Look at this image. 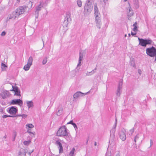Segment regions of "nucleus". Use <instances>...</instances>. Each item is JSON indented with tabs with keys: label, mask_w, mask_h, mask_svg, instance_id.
I'll list each match as a JSON object with an SVG mask.
<instances>
[{
	"label": "nucleus",
	"mask_w": 156,
	"mask_h": 156,
	"mask_svg": "<svg viewBox=\"0 0 156 156\" xmlns=\"http://www.w3.org/2000/svg\"><path fill=\"white\" fill-rule=\"evenodd\" d=\"M32 2L30 1H29L28 4H27V5H24L18 7L15 11L16 15L17 16H19L26 12H28L29 11L30 9L32 8Z\"/></svg>",
	"instance_id": "f257e3e1"
},
{
	"label": "nucleus",
	"mask_w": 156,
	"mask_h": 156,
	"mask_svg": "<svg viewBox=\"0 0 156 156\" xmlns=\"http://www.w3.org/2000/svg\"><path fill=\"white\" fill-rule=\"evenodd\" d=\"M67 132V129L65 126H62L58 129L57 132V136L64 137L68 141L70 140V138Z\"/></svg>",
	"instance_id": "f03ea898"
},
{
	"label": "nucleus",
	"mask_w": 156,
	"mask_h": 156,
	"mask_svg": "<svg viewBox=\"0 0 156 156\" xmlns=\"http://www.w3.org/2000/svg\"><path fill=\"white\" fill-rule=\"evenodd\" d=\"M92 4L85 3L84 6L83 13L84 15H88L91 13L93 9V6Z\"/></svg>",
	"instance_id": "7ed1b4c3"
},
{
	"label": "nucleus",
	"mask_w": 156,
	"mask_h": 156,
	"mask_svg": "<svg viewBox=\"0 0 156 156\" xmlns=\"http://www.w3.org/2000/svg\"><path fill=\"white\" fill-rule=\"evenodd\" d=\"M117 126V120L115 119V124L114 125L113 128L110 131V139L109 143H110V142H111L112 143L114 144V140L115 138V129L116 127Z\"/></svg>",
	"instance_id": "20e7f679"
},
{
	"label": "nucleus",
	"mask_w": 156,
	"mask_h": 156,
	"mask_svg": "<svg viewBox=\"0 0 156 156\" xmlns=\"http://www.w3.org/2000/svg\"><path fill=\"white\" fill-rule=\"evenodd\" d=\"M139 41V44L143 47H146L147 45L151 44L152 42L151 40L144 39L142 38H138Z\"/></svg>",
	"instance_id": "39448f33"
},
{
	"label": "nucleus",
	"mask_w": 156,
	"mask_h": 156,
	"mask_svg": "<svg viewBox=\"0 0 156 156\" xmlns=\"http://www.w3.org/2000/svg\"><path fill=\"white\" fill-rule=\"evenodd\" d=\"M147 54L149 56L152 57L156 55V49L153 46L151 48H148L146 50Z\"/></svg>",
	"instance_id": "423d86ee"
},
{
	"label": "nucleus",
	"mask_w": 156,
	"mask_h": 156,
	"mask_svg": "<svg viewBox=\"0 0 156 156\" xmlns=\"http://www.w3.org/2000/svg\"><path fill=\"white\" fill-rule=\"evenodd\" d=\"M8 112L11 115V117H16V114L18 111L17 108L16 107L12 106L8 108Z\"/></svg>",
	"instance_id": "0eeeda50"
},
{
	"label": "nucleus",
	"mask_w": 156,
	"mask_h": 156,
	"mask_svg": "<svg viewBox=\"0 0 156 156\" xmlns=\"http://www.w3.org/2000/svg\"><path fill=\"white\" fill-rule=\"evenodd\" d=\"M128 4L129 6L126 9V12L128 19L129 20H130L131 19L130 17L133 15L134 12L130 6V4L129 3Z\"/></svg>",
	"instance_id": "6e6552de"
},
{
	"label": "nucleus",
	"mask_w": 156,
	"mask_h": 156,
	"mask_svg": "<svg viewBox=\"0 0 156 156\" xmlns=\"http://www.w3.org/2000/svg\"><path fill=\"white\" fill-rule=\"evenodd\" d=\"M23 104V101L20 99L12 100L10 102V105H18L20 107L22 106Z\"/></svg>",
	"instance_id": "1a4fd4ad"
},
{
	"label": "nucleus",
	"mask_w": 156,
	"mask_h": 156,
	"mask_svg": "<svg viewBox=\"0 0 156 156\" xmlns=\"http://www.w3.org/2000/svg\"><path fill=\"white\" fill-rule=\"evenodd\" d=\"M122 81L119 82V85L116 90V94L118 97H119L122 91Z\"/></svg>",
	"instance_id": "9d476101"
},
{
	"label": "nucleus",
	"mask_w": 156,
	"mask_h": 156,
	"mask_svg": "<svg viewBox=\"0 0 156 156\" xmlns=\"http://www.w3.org/2000/svg\"><path fill=\"white\" fill-rule=\"evenodd\" d=\"M126 131L124 128L122 129L121 131L119 133V137L123 141H125L126 139Z\"/></svg>",
	"instance_id": "9b49d317"
},
{
	"label": "nucleus",
	"mask_w": 156,
	"mask_h": 156,
	"mask_svg": "<svg viewBox=\"0 0 156 156\" xmlns=\"http://www.w3.org/2000/svg\"><path fill=\"white\" fill-rule=\"evenodd\" d=\"M89 91L85 93H83L80 91H78L75 93L73 95V98H80L83 97L89 93Z\"/></svg>",
	"instance_id": "f8f14e48"
},
{
	"label": "nucleus",
	"mask_w": 156,
	"mask_h": 156,
	"mask_svg": "<svg viewBox=\"0 0 156 156\" xmlns=\"http://www.w3.org/2000/svg\"><path fill=\"white\" fill-rule=\"evenodd\" d=\"M61 140H56L55 142V144L58 146L59 149V152L60 153H62L63 152V147L61 143Z\"/></svg>",
	"instance_id": "ddd939ff"
},
{
	"label": "nucleus",
	"mask_w": 156,
	"mask_h": 156,
	"mask_svg": "<svg viewBox=\"0 0 156 156\" xmlns=\"http://www.w3.org/2000/svg\"><path fill=\"white\" fill-rule=\"evenodd\" d=\"M95 22L97 28L99 29H100L101 27V20L99 17H95Z\"/></svg>",
	"instance_id": "4468645a"
},
{
	"label": "nucleus",
	"mask_w": 156,
	"mask_h": 156,
	"mask_svg": "<svg viewBox=\"0 0 156 156\" xmlns=\"http://www.w3.org/2000/svg\"><path fill=\"white\" fill-rule=\"evenodd\" d=\"M83 54L80 51L79 53V58L78 60V63L77 65V66L76 68V69H77V70H79V68L78 67H79L81 65V61L83 60Z\"/></svg>",
	"instance_id": "2eb2a0df"
},
{
	"label": "nucleus",
	"mask_w": 156,
	"mask_h": 156,
	"mask_svg": "<svg viewBox=\"0 0 156 156\" xmlns=\"http://www.w3.org/2000/svg\"><path fill=\"white\" fill-rule=\"evenodd\" d=\"M10 94L9 92L7 90H4L3 91L1 94V96L3 99H5L6 98L9 97Z\"/></svg>",
	"instance_id": "dca6fc26"
},
{
	"label": "nucleus",
	"mask_w": 156,
	"mask_h": 156,
	"mask_svg": "<svg viewBox=\"0 0 156 156\" xmlns=\"http://www.w3.org/2000/svg\"><path fill=\"white\" fill-rule=\"evenodd\" d=\"M13 89L12 90L14 91L15 93V95L17 96L20 95V91L18 89L17 87H13L12 86Z\"/></svg>",
	"instance_id": "f3484780"
},
{
	"label": "nucleus",
	"mask_w": 156,
	"mask_h": 156,
	"mask_svg": "<svg viewBox=\"0 0 156 156\" xmlns=\"http://www.w3.org/2000/svg\"><path fill=\"white\" fill-rule=\"evenodd\" d=\"M42 7L43 5H42L41 2H40V4L38 5V6L36 7L35 13H36L37 15H38V12L41 10V8Z\"/></svg>",
	"instance_id": "a211bd4d"
},
{
	"label": "nucleus",
	"mask_w": 156,
	"mask_h": 156,
	"mask_svg": "<svg viewBox=\"0 0 156 156\" xmlns=\"http://www.w3.org/2000/svg\"><path fill=\"white\" fill-rule=\"evenodd\" d=\"M26 103L29 109L34 106V103L32 101H26Z\"/></svg>",
	"instance_id": "6ab92c4d"
},
{
	"label": "nucleus",
	"mask_w": 156,
	"mask_h": 156,
	"mask_svg": "<svg viewBox=\"0 0 156 156\" xmlns=\"http://www.w3.org/2000/svg\"><path fill=\"white\" fill-rule=\"evenodd\" d=\"M97 70L96 67L94 69L92 70L90 72H87L86 73V76H90L92 75L93 74L96 72V70Z\"/></svg>",
	"instance_id": "aec40b11"
},
{
	"label": "nucleus",
	"mask_w": 156,
	"mask_h": 156,
	"mask_svg": "<svg viewBox=\"0 0 156 156\" xmlns=\"http://www.w3.org/2000/svg\"><path fill=\"white\" fill-rule=\"evenodd\" d=\"M133 4L134 8L137 9L139 8L138 0H133Z\"/></svg>",
	"instance_id": "412c9836"
},
{
	"label": "nucleus",
	"mask_w": 156,
	"mask_h": 156,
	"mask_svg": "<svg viewBox=\"0 0 156 156\" xmlns=\"http://www.w3.org/2000/svg\"><path fill=\"white\" fill-rule=\"evenodd\" d=\"M67 124H71L72 125H73L74 127L75 128V129L76 130V131L77 130L78 128L77 127L76 125V124L75 123H74L73 122V120L70 121L69 122H68L67 123Z\"/></svg>",
	"instance_id": "4be33fe9"
},
{
	"label": "nucleus",
	"mask_w": 156,
	"mask_h": 156,
	"mask_svg": "<svg viewBox=\"0 0 156 156\" xmlns=\"http://www.w3.org/2000/svg\"><path fill=\"white\" fill-rule=\"evenodd\" d=\"M26 153L25 151L24 150H22V151H20L18 153V156H21L23 155H24V156H26Z\"/></svg>",
	"instance_id": "5701e85b"
},
{
	"label": "nucleus",
	"mask_w": 156,
	"mask_h": 156,
	"mask_svg": "<svg viewBox=\"0 0 156 156\" xmlns=\"http://www.w3.org/2000/svg\"><path fill=\"white\" fill-rule=\"evenodd\" d=\"M33 61V58L32 56H30L28 60L27 63L29 65L31 66L32 64V62Z\"/></svg>",
	"instance_id": "b1692460"
},
{
	"label": "nucleus",
	"mask_w": 156,
	"mask_h": 156,
	"mask_svg": "<svg viewBox=\"0 0 156 156\" xmlns=\"http://www.w3.org/2000/svg\"><path fill=\"white\" fill-rule=\"evenodd\" d=\"M75 151V148L74 147L69 152V156H73Z\"/></svg>",
	"instance_id": "393cba45"
},
{
	"label": "nucleus",
	"mask_w": 156,
	"mask_h": 156,
	"mask_svg": "<svg viewBox=\"0 0 156 156\" xmlns=\"http://www.w3.org/2000/svg\"><path fill=\"white\" fill-rule=\"evenodd\" d=\"M137 23L136 22L134 23L133 25L134 27V28L133 29V30L135 32L137 30Z\"/></svg>",
	"instance_id": "a878e982"
},
{
	"label": "nucleus",
	"mask_w": 156,
	"mask_h": 156,
	"mask_svg": "<svg viewBox=\"0 0 156 156\" xmlns=\"http://www.w3.org/2000/svg\"><path fill=\"white\" fill-rule=\"evenodd\" d=\"M7 67V66L5 64L2 63L1 64V68L2 69V71H5L6 70V68Z\"/></svg>",
	"instance_id": "bb28decb"
},
{
	"label": "nucleus",
	"mask_w": 156,
	"mask_h": 156,
	"mask_svg": "<svg viewBox=\"0 0 156 156\" xmlns=\"http://www.w3.org/2000/svg\"><path fill=\"white\" fill-rule=\"evenodd\" d=\"M71 21V18H65V20L64 22V24L66 23V24H68V23H70Z\"/></svg>",
	"instance_id": "cd10ccee"
},
{
	"label": "nucleus",
	"mask_w": 156,
	"mask_h": 156,
	"mask_svg": "<svg viewBox=\"0 0 156 156\" xmlns=\"http://www.w3.org/2000/svg\"><path fill=\"white\" fill-rule=\"evenodd\" d=\"M31 66L29 65V64H27L24 66L23 69L25 71H27L29 70Z\"/></svg>",
	"instance_id": "c85d7f7f"
},
{
	"label": "nucleus",
	"mask_w": 156,
	"mask_h": 156,
	"mask_svg": "<svg viewBox=\"0 0 156 156\" xmlns=\"http://www.w3.org/2000/svg\"><path fill=\"white\" fill-rule=\"evenodd\" d=\"M26 129H31L34 127V126L32 124H28L26 125Z\"/></svg>",
	"instance_id": "c756f323"
},
{
	"label": "nucleus",
	"mask_w": 156,
	"mask_h": 156,
	"mask_svg": "<svg viewBox=\"0 0 156 156\" xmlns=\"http://www.w3.org/2000/svg\"><path fill=\"white\" fill-rule=\"evenodd\" d=\"M130 65L133 67L135 66V64L134 58L132 59L130 61Z\"/></svg>",
	"instance_id": "7c9ffc66"
},
{
	"label": "nucleus",
	"mask_w": 156,
	"mask_h": 156,
	"mask_svg": "<svg viewBox=\"0 0 156 156\" xmlns=\"http://www.w3.org/2000/svg\"><path fill=\"white\" fill-rule=\"evenodd\" d=\"M77 3L78 6L80 7L82 6V2L81 0H77Z\"/></svg>",
	"instance_id": "2f4dec72"
},
{
	"label": "nucleus",
	"mask_w": 156,
	"mask_h": 156,
	"mask_svg": "<svg viewBox=\"0 0 156 156\" xmlns=\"http://www.w3.org/2000/svg\"><path fill=\"white\" fill-rule=\"evenodd\" d=\"M134 129L133 128H132V129H130L129 130V135L131 136L132 135L133 133L134 132Z\"/></svg>",
	"instance_id": "473e14b6"
},
{
	"label": "nucleus",
	"mask_w": 156,
	"mask_h": 156,
	"mask_svg": "<svg viewBox=\"0 0 156 156\" xmlns=\"http://www.w3.org/2000/svg\"><path fill=\"white\" fill-rule=\"evenodd\" d=\"M94 14L95 17H99L98 16V15L99 14L98 10H94Z\"/></svg>",
	"instance_id": "72a5a7b5"
},
{
	"label": "nucleus",
	"mask_w": 156,
	"mask_h": 156,
	"mask_svg": "<svg viewBox=\"0 0 156 156\" xmlns=\"http://www.w3.org/2000/svg\"><path fill=\"white\" fill-rule=\"evenodd\" d=\"M66 18H71V14L69 12H67L66 13Z\"/></svg>",
	"instance_id": "f704fd0d"
},
{
	"label": "nucleus",
	"mask_w": 156,
	"mask_h": 156,
	"mask_svg": "<svg viewBox=\"0 0 156 156\" xmlns=\"http://www.w3.org/2000/svg\"><path fill=\"white\" fill-rule=\"evenodd\" d=\"M47 57H45L43 60L42 61V64L43 65H45L47 63Z\"/></svg>",
	"instance_id": "c9c22d12"
},
{
	"label": "nucleus",
	"mask_w": 156,
	"mask_h": 156,
	"mask_svg": "<svg viewBox=\"0 0 156 156\" xmlns=\"http://www.w3.org/2000/svg\"><path fill=\"white\" fill-rule=\"evenodd\" d=\"M62 112V109H59L58 110V112H57V115H60Z\"/></svg>",
	"instance_id": "e433bc0d"
},
{
	"label": "nucleus",
	"mask_w": 156,
	"mask_h": 156,
	"mask_svg": "<svg viewBox=\"0 0 156 156\" xmlns=\"http://www.w3.org/2000/svg\"><path fill=\"white\" fill-rule=\"evenodd\" d=\"M30 140L25 141L23 142V143L25 145H28L30 144Z\"/></svg>",
	"instance_id": "4c0bfd02"
},
{
	"label": "nucleus",
	"mask_w": 156,
	"mask_h": 156,
	"mask_svg": "<svg viewBox=\"0 0 156 156\" xmlns=\"http://www.w3.org/2000/svg\"><path fill=\"white\" fill-rule=\"evenodd\" d=\"M120 153L119 151H117L115 152V156H120Z\"/></svg>",
	"instance_id": "58836bf2"
},
{
	"label": "nucleus",
	"mask_w": 156,
	"mask_h": 156,
	"mask_svg": "<svg viewBox=\"0 0 156 156\" xmlns=\"http://www.w3.org/2000/svg\"><path fill=\"white\" fill-rule=\"evenodd\" d=\"M27 132L29 133H31L34 135V134L33 133L31 132V129H27Z\"/></svg>",
	"instance_id": "ea45409f"
},
{
	"label": "nucleus",
	"mask_w": 156,
	"mask_h": 156,
	"mask_svg": "<svg viewBox=\"0 0 156 156\" xmlns=\"http://www.w3.org/2000/svg\"><path fill=\"white\" fill-rule=\"evenodd\" d=\"M93 0H87L86 3L92 4Z\"/></svg>",
	"instance_id": "a19ab883"
},
{
	"label": "nucleus",
	"mask_w": 156,
	"mask_h": 156,
	"mask_svg": "<svg viewBox=\"0 0 156 156\" xmlns=\"http://www.w3.org/2000/svg\"><path fill=\"white\" fill-rule=\"evenodd\" d=\"M94 10H98V9L97 7V4L96 3H95L94 5Z\"/></svg>",
	"instance_id": "79ce46f5"
},
{
	"label": "nucleus",
	"mask_w": 156,
	"mask_h": 156,
	"mask_svg": "<svg viewBox=\"0 0 156 156\" xmlns=\"http://www.w3.org/2000/svg\"><path fill=\"white\" fill-rule=\"evenodd\" d=\"M139 138L138 136V134H137L135 137L134 141L136 143V140H138Z\"/></svg>",
	"instance_id": "37998d69"
},
{
	"label": "nucleus",
	"mask_w": 156,
	"mask_h": 156,
	"mask_svg": "<svg viewBox=\"0 0 156 156\" xmlns=\"http://www.w3.org/2000/svg\"><path fill=\"white\" fill-rule=\"evenodd\" d=\"M16 136V133H14V136H13V137L12 138V140L13 141H14L15 140V139Z\"/></svg>",
	"instance_id": "c03bdc74"
},
{
	"label": "nucleus",
	"mask_w": 156,
	"mask_h": 156,
	"mask_svg": "<svg viewBox=\"0 0 156 156\" xmlns=\"http://www.w3.org/2000/svg\"><path fill=\"white\" fill-rule=\"evenodd\" d=\"M11 117V115H3L2 116V117L3 118H5L7 117Z\"/></svg>",
	"instance_id": "a18cd8bd"
},
{
	"label": "nucleus",
	"mask_w": 156,
	"mask_h": 156,
	"mask_svg": "<svg viewBox=\"0 0 156 156\" xmlns=\"http://www.w3.org/2000/svg\"><path fill=\"white\" fill-rule=\"evenodd\" d=\"M6 34V32L4 31H3L1 34V35L2 36H4Z\"/></svg>",
	"instance_id": "49530a36"
},
{
	"label": "nucleus",
	"mask_w": 156,
	"mask_h": 156,
	"mask_svg": "<svg viewBox=\"0 0 156 156\" xmlns=\"http://www.w3.org/2000/svg\"><path fill=\"white\" fill-rule=\"evenodd\" d=\"M27 115L24 114H22L21 117H22L23 118H26L27 117Z\"/></svg>",
	"instance_id": "de8ad7c7"
},
{
	"label": "nucleus",
	"mask_w": 156,
	"mask_h": 156,
	"mask_svg": "<svg viewBox=\"0 0 156 156\" xmlns=\"http://www.w3.org/2000/svg\"><path fill=\"white\" fill-rule=\"evenodd\" d=\"M138 73L140 74V75H141V73H142V71L140 69H138Z\"/></svg>",
	"instance_id": "09e8293b"
},
{
	"label": "nucleus",
	"mask_w": 156,
	"mask_h": 156,
	"mask_svg": "<svg viewBox=\"0 0 156 156\" xmlns=\"http://www.w3.org/2000/svg\"><path fill=\"white\" fill-rule=\"evenodd\" d=\"M136 34V33H133V32H131V34L132 36H135V35Z\"/></svg>",
	"instance_id": "8fccbe9b"
},
{
	"label": "nucleus",
	"mask_w": 156,
	"mask_h": 156,
	"mask_svg": "<svg viewBox=\"0 0 156 156\" xmlns=\"http://www.w3.org/2000/svg\"><path fill=\"white\" fill-rule=\"evenodd\" d=\"M22 115L21 114H18L17 115H16V117L17 116H21Z\"/></svg>",
	"instance_id": "3c124183"
},
{
	"label": "nucleus",
	"mask_w": 156,
	"mask_h": 156,
	"mask_svg": "<svg viewBox=\"0 0 156 156\" xmlns=\"http://www.w3.org/2000/svg\"><path fill=\"white\" fill-rule=\"evenodd\" d=\"M153 144V142L152 141V140H150V144H151V146Z\"/></svg>",
	"instance_id": "603ef678"
},
{
	"label": "nucleus",
	"mask_w": 156,
	"mask_h": 156,
	"mask_svg": "<svg viewBox=\"0 0 156 156\" xmlns=\"http://www.w3.org/2000/svg\"><path fill=\"white\" fill-rule=\"evenodd\" d=\"M34 151V150H33L31 152H29L28 153L30 155L31 154V153L33 152Z\"/></svg>",
	"instance_id": "864d4df0"
},
{
	"label": "nucleus",
	"mask_w": 156,
	"mask_h": 156,
	"mask_svg": "<svg viewBox=\"0 0 156 156\" xmlns=\"http://www.w3.org/2000/svg\"><path fill=\"white\" fill-rule=\"evenodd\" d=\"M7 137V136L6 135H5V136L3 137V138L4 139H6Z\"/></svg>",
	"instance_id": "5fc2aeb1"
},
{
	"label": "nucleus",
	"mask_w": 156,
	"mask_h": 156,
	"mask_svg": "<svg viewBox=\"0 0 156 156\" xmlns=\"http://www.w3.org/2000/svg\"><path fill=\"white\" fill-rule=\"evenodd\" d=\"M20 2V0H16V2L17 3H19Z\"/></svg>",
	"instance_id": "6e6d98bb"
},
{
	"label": "nucleus",
	"mask_w": 156,
	"mask_h": 156,
	"mask_svg": "<svg viewBox=\"0 0 156 156\" xmlns=\"http://www.w3.org/2000/svg\"><path fill=\"white\" fill-rule=\"evenodd\" d=\"M94 145L95 146H96L97 145V143L96 142H94Z\"/></svg>",
	"instance_id": "4d7b16f0"
},
{
	"label": "nucleus",
	"mask_w": 156,
	"mask_h": 156,
	"mask_svg": "<svg viewBox=\"0 0 156 156\" xmlns=\"http://www.w3.org/2000/svg\"><path fill=\"white\" fill-rule=\"evenodd\" d=\"M108 0H104V3H105V2L107 1Z\"/></svg>",
	"instance_id": "13d9d810"
},
{
	"label": "nucleus",
	"mask_w": 156,
	"mask_h": 156,
	"mask_svg": "<svg viewBox=\"0 0 156 156\" xmlns=\"http://www.w3.org/2000/svg\"><path fill=\"white\" fill-rule=\"evenodd\" d=\"M128 36H129V37L130 36V34H128Z\"/></svg>",
	"instance_id": "bf43d9fd"
},
{
	"label": "nucleus",
	"mask_w": 156,
	"mask_h": 156,
	"mask_svg": "<svg viewBox=\"0 0 156 156\" xmlns=\"http://www.w3.org/2000/svg\"><path fill=\"white\" fill-rule=\"evenodd\" d=\"M43 45H44V41H43Z\"/></svg>",
	"instance_id": "052dcab7"
},
{
	"label": "nucleus",
	"mask_w": 156,
	"mask_h": 156,
	"mask_svg": "<svg viewBox=\"0 0 156 156\" xmlns=\"http://www.w3.org/2000/svg\"><path fill=\"white\" fill-rule=\"evenodd\" d=\"M126 34L125 35V37H126Z\"/></svg>",
	"instance_id": "680f3d73"
},
{
	"label": "nucleus",
	"mask_w": 156,
	"mask_h": 156,
	"mask_svg": "<svg viewBox=\"0 0 156 156\" xmlns=\"http://www.w3.org/2000/svg\"><path fill=\"white\" fill-rule=\"evenodd\" d=\"M88 140H87V143H88Z\"/></svg>",
	"instance_id": "e2e57ef3"
},
{
	"label": "nucleus",
	"mask_w": 156,
	"mask_h": 156,
	"mask_svg": "<svg viewBox=\"0 0 156 156\" xmlns=\"http://www.w3.org/2000/svg\"><path fill=\"white\" fill-rule=\"evenodd\" d=\"M155 60H156V55L155 56Z\"/></svg>",
	"instance_id": "0e129e2a"
},
{
	"label": "nucleus",
	"mask_w": 156,
	"mask_h": 156,
	"mask_svg": "<svg viewBox=\"0 0 156 156\" xmlns=\"http://www.w3.org/2000/svg\"><path fill=\"white\" fill-rule=\"evenodd\" d=\"M124 1H125V2H126V1H127V0H124Z\"/></svg>",
	"instance_id": "69168bd1"
},
{
	"label": "nucleus",
	"mask_w": 156,
	"mask_h": 156,
	"mask_svg": "<svg viewBox=\"0 0 156 156\" xmlns=\"http://www.w3.org/2000/svg\"><path fill=\"white\" fill-rule=\"evenodd\" d=\"M107 156V155H106V156Z\"/></svg>",
	"instance_id": "338daca9"
}]
</instances>
